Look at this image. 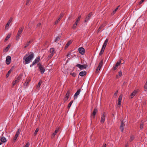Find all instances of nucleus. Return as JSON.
<instances>
[{"label": "nucleus", "mask_w": 147, "mask_h": 147, "mask_svg": "<svg viewBox=\"0 0 147 147\" xmlns=\"http://www.w3.org/2000/svg\"><path fill=\"white\" fill-rule=\"evenodd\" d=\"M34 56V55L32 52L30 53V54L28 56L27 54H26L23 58L24 63V64H26L30 62Z\"/></svg>", "instance_id": "nucleus-1"}, {"label": "nucleus", "mask_w": 147, "mask_h": 147, "mask_svg": "<svg viewBox=\"0 0 147 147\" xmlns=\"http://www.w3.org/2000/svg\"><path fill=\"white\" fill-rule=\"evenodd\" d=\"M24 29V27L23 26L20 27L19 29L17 35L16 37V40L18 41L19 39V38L21 37V34L23 32Z\"/></svg>", "instance_id": "nucleus-2"}, {"label": "nucleus", "mask_w": 147, "mask_h": 147, "mask_svg": "<svg viewBox=\"0 0 147 147\" xmlns=\"http://www.w3.org/2000/svg\"><path fill=\"white\" fill-rule=\"evenodd\" d=\"M37 65V66L38 67V69L40 71L41 73L42 74H43L45 71V68L43 67L42 65L40 63H39Z\"/></svg>", "instance_id": "nucleus-3"}, {"label": "nucleus", "mask_w": 147, "mask_h": 147, "mask_svg": "<svg viewBox=\"0 0 147 147\" xmlns=\"http://www.w3.org/2000/svg\"><path fill=\"white\" fill-rule=\"evenodd\" d=\"M20 132V129H18L16 131L15 136L13 139V142L14 143L16 141L17 138L19 136Z\"/></svg>", "instance_id": "nucleus-4"}, {"label": "nucleus", "mask_w": 147, "mask_h": 147, "mask_svg": "<svg viewBox=\"0 0 147 147\" xmlns=\"http://www.w3.org/2000/svg\"><path fill=\"white\" fill-rule=\"evenodd\" d=\"M106 117V114L105 113V112H103L101 115V120L100 121V122L101 123H104Z\"/></svg>", "instance_id": "nucleus-5"}, {"label": "nucleus", "mask_w": 147, "mask_h": 147, "mask_svg": "<svg viewBox=\"0 0 147 147\" xmlns=\"http://www.w3.org/2000/svg\"><path fill=\"white\" fill-rule=\"evenodd\" d=\"M121 64V60H119L116 63L115 65L113 67L112 69L114 71L116 70L118 68V66H120Z\"/></svg>", "instance_id": "nucleus-6"}, {"label": "nucleus", "mask_w": 147, "mask_h": 147, "mask_svg": "<svg viewBox=\"0 0 147 147\" xmlns=\"http://www.w3.org/2000/svg\"><path fill=\"white\" fill-rule=\"evenodd\" d=\"M76 66L80 68V70L86 69L88 65H81L80 64H78L76 65Z\"/></svg>", "instance_id": "nucleus-7"}, {"label": "nucleus", "mask_w": 147, "mask_h": 147, "mask_svg": "<svg viewBox=\"0 0 147 147\" xmlns=\"http://www.w3.org/2000/svg\"><path fill=\"white\" fill-rule=\"evenodd\" d=\"M98 112V110L96 108H95L94 109L93 111L92 114V115L91 116V117L93 118H95V116L96 113Z\"/></svg>", "instance_id": "nucleus-8"}, {"label": "nucleus", "mask_w": 147, "mask_h": 147, "mask_svg": "<svg viewBox=\"0 0 147 147\" xmlns=\"http://www.w3.org/2000/svg\"><path fill=\"white\" fill-rule=\"evenodd\" d=\"M11 61V57L9 56H7L6 57V63L7 65L10 64Z\"/></svg>", "instance_id": "nucleus-9"}, {"label": "nucleus", "mask_w": 147, "mask_h": 147, "mask_svg": "<svg viewBox=\"0 0 147 147\" xmlns=\"http://www.w3.org/2000/svg\"><path fill=\"white\" fill-rule=\"evenodd\" d=\"M78 51L79 53L82 55H83L85 53V49L83 48L82 47H81L79 48Z\"/></svg>", "instance_id": "nucleus-10"}, {"label": "nucleus", "mask_w": 147, "mask_h": 147, "mask_svg": "<svg viewBox=\"0 0 147 147\" xmlns=\"http://www.w3.org/2000/svg\"><path fill=\"white\" fill-rule=\"evenodd\" d=\"M138 90H135L134 91L131 93L130 95V97L131 98H132L134 97L136 94L138 93Z\"/></svg>", "instance_id": "nucleus-11"}, {"label": "nucleus", "mask_w": 147, "mask_h": 147, "mask_svg": "<svg viewBox=\"0 0 147 147\" xmlns=\"http://www.w3.org/2000/svg\"><path fill=\"white\" fill-rule=\"evenodd\" d=\"M60 128L59 127H58L57 128L55 131L53 133L52 136H51V138H53L56 135V134L59 131V130Z\"/></svg>", "instance_id": "nucleus-12"}, {"label": "nucleus", "mask_w": 147, "mask_h": 147, "mask_svg": "<svg viewBox=\"0 0 147 147\" xmlns=\"http://www.w3.org/2000/svg\"><path fill=\"white\" fill-rule=\"evenodd\" d=\"M80 91L81 90L80 89H79L77 90V91L74 95V99H75L78 98V96L79 94Z\"/></svg>", "instance_id": "nucleus-13"}, {"label": "nucleus", "mask_w": 147, "mask_h": 147, "mask_svg": "<svg viewBox=\"0 0 147 147\" xmlns=\"http://www.w3.org/2000/svg\"><path fill=\"white\" fill-rule=\"evenodd\" d=\"M92 15V13H90L89 14H88L87 16L86 17L85 19V20H84V22H86L88 21L90 19V18L91 16Z\"/></svg>", "instance_id": "nucleus-14"}, {"label": "nucleus", "mask_w": 147, "mask_h": 147, "mask_svg": "<svg viewBox=\"0 0 147 147\" xmlns=\"http://www.w3.org/2000/svg\"><path fill=\"white\" fill-rule=\"evenodd\" d=\"M122 96L121 94L120 95L119 98L118 100V104L119 106H120L121 103V101L122 99Z\"/></svg>", "instance_id": "nucleus-15"}, {"label": "nucleus", "mask_w": 147, "mask_h": 147, "mask_svg": "<svg viewBox=\"0 0 147 147\" xmlns=\"http://www.w3.org/2000/svg\"><path fill=\"white\" fill-rule=\"evenodd\" d=\"M87 72L86 71H82L80 72L79 74L80 76H84L86 75Z\"/></svg>", "instance_id": "nucleus-16"}, {"label": "nucleus", "mask_w": 147, "mask_h": 147, "mask_svg": "<svg viewBox=\"0 0 147 147\" xmlns=\"http://www.w3.org/2000/svg\"><path fill=\"white\" fill-rule=\"evenodd\" d=\"M108 40H109V39L108 38H107L106 39V40H105V41L102 45V47L105 48V47L107 45Z\"/></svg>", "instance_id": "nucleus-17"}, {"label": "nucleus", "mask_w": 147, "mask_h": 147, "mask_svg": "<svg viewBox=\"0 0 147 147\" xmlns=\"http://www.w3.org/2000/svg\"><path fill=\"white\" fill-rule=\"evenodd\" d=\"M12 18H10V19L8 20L7 23V24H6V26H5V28H6L7 27L9 26V24H10V23L12 21Z\"/></svg>", "instance_id": "nucleus-18"}, {"label": "nucleus", "mask_w": 147, "mask_h": 147, "mask_svg": "<svg viewBox=\"0 0 147 147\" xmlns=\"http://www.w3.org/2000/svg\"><path fill=\"white\" fill-rule=\"evenodd\" d=\"M105 49V48L103 47H102L101 49V50L100 51V52L99 53V55L100 56H101L102 55V54H103V53H104Z\"/></svg>", "instance_id": "nucleus-19"}, {"label": "nucleus", "mask_w": 147, "mask_h": 147, "mask_svg": "<svg viewBox=\"0 0 147 147\" xmlns=\"http://www.w3.org/2000/svg\"><path fill=\"white\" fill-rule=\"evenodd\" d=\"M103 60H102L99 63V65L98 66V67L100 69L102 67V66L103 65Z\"/></svg>", "instance_id": "nucleus-20"}, {"label": "nucleus", "mask_w": 147, "mask_h": 147, "mask_svg": "<svg viewBox=\"0 0 147 147\" xmlns=\"http://www.w3.org/2000/svg\"><path fill=\"white\" fill-rule=\"evenodd\" d=\"M49 51L51 53H53V55L55 53V49L54 48H50Z\"/></svg>", "instance_id": "nucleus-21"}, {"label": "nucleus", "mask_w": 147, "mask_h": 147, "mask_svg": "<svg viewBox=\"0 0 147 147\" xmlns=\"http://www.w3.org/2000/svg\"><path fill=\"white\" fill-rule=\"evenodd\" d=\"M105 26V24H102V25L98 28V29L97 30V32H99L100 31L101 29L102 28L104 27Z\"/></svg>", "instance_id": "nucleus-22"}, {"label": "nucleus", "mask_w": 147, "mask_h": 147, "mask_svg": "<svg viewBox=\"0 0 147 147\" xmlns=\"http://www.w3.org/2000/svg\"><path fill=\"white\" fill-rule=\"evenodd\" d=\"M0 140L3 142H5L7 141L6 138L4 137H1V138Z\"/></svg>", "instance_id": "nucleus-23"}, {"label": "nucleus", "mask_w": 147, "mask_h": 147, "mask_svg": "<svg viewBox=\"0 0 147 147\" xmlns=\"http://www.w3.org/2000/svg\"><path fill=\"white\" fill-rule=\"evenodd\" d=\"M10 47V45H8L5 49L3 50L4 52H6L7 51Z\"/></svg>", "instance_id": "nucleus-24"}, {"label": "nucleus", "mask_w": 147, "mask_h": 147, "mask_svg": "<svg viewBox=\"0 0 147 147\" xmlns=\"http://www.w3.org/2000/svg\"><path fill=\"white\" fill-rule=\"evenodd\" d=\"M81 16L80 15L77 18V19L76 20V22H75V24L76 25H77L78 23L80 21V18H81Z\"/></svg>", "instance_id": "nucleus-25"}, {"label": "nucleus", "mask_w": 147, "mask_h": 147, "mask_svg": "<svg viewBox=\"0 0 147 147\" xmlns=\"http://www.w3.org/2000/svg\"><path fill=\"white\" fill-rule=\"evenodd\" d=\"M40 59V57L38 56L36 58L34 61L37 63L39 62Z\"/></svg>", "instance_id": "nucleus-26"}, {"label": "nucleus", "mask_w": 147, "mask_h": 147, "mask_svg": "<svg viewBox=\"0 0 147 147\" xmlns=\"http://www.w3.org/2000/svg\"><path fill=\"white\" fill-rule=\"evenodd\" d=\"M21 77L20 76H19L18 77H17V78L16 79L14 80L15 82H16L17 83L18 82L19 80L21 79Z\"/></svg>", "instance_id": "nucleus-27"}, {"label": "nucleus", "mask_w": 147, "mask_h": 147, "mask_svg": "<svg viewBox=\"0 0 147 147\" xmlns=\"http://www.w3.org/2000/svg\"><path fill=\"white\" fill-rule=\"evenodd\" d=\"M72 41L71 40L69 41L66 44L65 47L67 48L71 44Z\"/></svg>", "instance_id": "nucleus-28"}, {"label": "nucleus", "mask_w": 147, "mask_h": 147, "mask_svg": "<svg viewBox=\"0 0 147 147\" xmlns=\"http://www.w3.org/2000/svg\"><path fill=\"white\" fill-rule=\"evenodd\" d=\"M135 137L134 135H131L130 136V138L129 140L130 142H131L134 139Z\"/></svg>", "instance_id": "nucleus-29"}, {"label": "nucleus", "mask_w": 147, "mask_h": 147, "mask_svg": "<svg viewBox=\"0 0 147 147\" xmlns=\"http://www.w3.org/2000/svg\"><path fill=\"white\" fill-rule=\"evenodd\" d=\"M119 7V6H118L117 8H116V9H115L112 12L111 14L112 15H113L116 12L117 9H118V8Z\"/></svg>", "instance_id": "nucleus-30"}, {"label": "nucleus", "mask_w": 147, "mask_h": 147, "mask_svg": "<svg viewBox=\"0 0 147 147\" xmlns=\"http://www.w3.org/2000/svg\"><path fill=\"white\" fill-rule=\"evenodd\" d=\"M42 83V81H41V80H40V81H39V82L38 83L37 86V88H40Z\"/></svg>", "instance_id": "nucleus-31"}, {"label": "nucleus", "mask_w": 147, "mask_h": 147, "mask_svg": "<svg viewBox=\"0 0 147 147\" xmlns=\"http://www.w3.org/2000/svg\"><path fill=\"white\" fill-rule=\"evenodd\" d=\"M70 92H71L69 90H68L65 95V96L69 97Z\"/></svg>", "instance_id": "nucleus-32"}, {"label": "nucleus", "mask_w": 147, "mask_h": 147, "mask_svg": "<svg viewBox=\"0 0 147 147\" xmlns=\"http://www.w3.org/2000/svg\"><path fill=\"white\" fill-rule=\"evenodd\" d=\"M11 70H9L8 71V73L6 75V78H8V77L9 74H11Z\"/></svg>", "instance_id": "nucleus-33"}, {"label": "nucleus", "mask_w": 147, "mask_h": 147, "mask_svg": "<svg viewBox=\"0 0 147 147\" xmlns=\"http://www.w3.org/2000/svg\"><path fill=\"white\" fill-rule=\"evenodd\" d=\"M71 53H69L67 55V58L69 59H70L72 58V55H71Z\"/></svg>", "instance_id": "nucleus-34"}, {"label": "nucleus", "mask_w": 147, "mask_h": 147, "mask_svg": "<svg viewBox=\"0 0 147 147\" xmlns=\"http://www.w3.org/2000/svg\"><path fill=\"white\" fill-rule=\"evenodd\" d=\"M60 39V36L59 35L56 38L55 40V42H57V41H59Z\"/></svg>", "instance_id": "nucleus-35"}, {"label": "nucleus", "mask_w": 147, "mask_h": 147, "mask_svg": "<svg viewBox=\"0 0 147 147\" xmlns=\"http://www.w3.org/2000/svg\"><path fill=\"white\" fill-rule=\"evenodd\" d=\"M73 102V100H72L70 101V102H69V103L68 104V108H69V109L70 108L71 105L72 104Z\"/></svg>", "instance_id": "nucleus-36"}, {"label": "nucleus", "mask_w": 147, "mask_h": 147, "mask_svg": "<svg viewBox=\"0 0 147 147\" xmlns=\"http://www.w3.org/2000/svg\"><path fill=\"white\" fill-rule=\"evenodd\" d=\"M54 55L53 53H51L49 55L48 57V59H51L52 57H53Z\"/></svg>", "instance_id": "nucleus-37"}, {"label": "nucleus", "mask_w": 147, "mask_h": 147, "mask_svg": "<svg viewBox=\"0 0 147 147\" xmlns=\"http://www.w3.org/2000/svg\"><path fill=\"white\" fill-rule=\"evenodd\" d=\"M39 130V129L38 128H37L36 129V130H35L34 133V136H35L36 135V134L38 132V131Z\"/></svg>", "instance_id": "nucleus-38"}, {"label": "nucleus", "mask_w": 147, "mask_h": 147, "mask_svg": "<svg viewBox=\"0 0 147 147\" xmlns=\"http://www.w3.org/2000/svg\"><path fill=\"white\" fill-rule=\"evenodd\" d=\"M10 37V35L8 34L7 36L6 37L5 39V41H7L9 38Z\"/></svg>", "instance_id": "nucleus-39"}, {"label": "nucleus", "mask_w": 147, "mask_h": 147, "mask_svg": "<svg viewBox=\"0 0 147 147\" xmlns=\"http://www.w3.org/2000/svg\"><path fill=\"white\" fill-rule=\"evenodd\" d=\"M125 125V124L124 123V122H123V121H121V124L120 126H122V127H124Z\"/></svg>", "instance_id": "nucleus-40"}, {"label": "nucleus", "mask_w": 147, "mask_h": 147, "mask_svg": "<svg viewBox=\"0 0 147 147\" xmlns=\"http://www.w3.org/2000/svg\"><path fill=\"white\" fill-rule=\"evenodd\" d=\"M70 74L73 77H75L76 75V74L75 73H71Z\"/></svg>", "instance_id": "nucleus-41"}, {"label": "nucleus", "mask_w": 147, "mask_h": 147, "mask_svg": "<svg viewBox=\"0 0 147 147\" xmlns=\"http://www.w3.org/2000/svg\"><path fill=\"white\" fill-rule=\"evenodd\" d=\"M64 14L63 13H61L60 15V17L59 18H60L61 19L63 16Z\"/></svg>", "instance_id": "nucleus-42"}, {"label": "nucleus", "mask_w": 147, "mask_h": 147, "mask_svg": "<svg viewBox=\"0 0 147 147\" xmlns=\"http://www.w3.org/2000/svg\"><path fill=\"white\" fill-rule=\"evenodd\" d=\"M60 18H58V19L55 22V24H57L58 22L60 21Z\"/></svg>", "instance_id": "nucleus-43"}, {"label": "nucleus", "mask_w": 147, "mask_h": 147, "mask_svg": "<svg viewBox=\"0 0 147 147\" xmlns=\"http://www.w3.org/2000/svg\"><path fill=\"white\" fill-rule=\"evenodd\" d=\"M36 63L34 61L32 63V64L30 65V67H31L33 66Z\"/></svg>", "instance_id": "nucleus-44"}, {"label": "nucleus", "mask_w": 147, "mask_h": 147, "mask_svg": "<svg viewBox=\"0 0 147 147\" xmlns=\"http://www.w3.org/2000/svg\"><path fill=\"white\" fill-rule=\"evenodd\" d=\"M30 0H27L26 1V5H29L30 4Z\"/></svg>", "instance_id": "nucleus-45"}, {"label": "nucleus", "mask_w": 147, "mask_h": 147, "mask_svg": "<svg viewBox=\"0 0 147 147\" xmlns=\"http://www.w3.org/2000/svg\"><path fill=\"white\" fill-rule=\"evenodd\" d=\"M145 89L147 90V81L146 82L144 86Z\"/></svg>", "instance_id": "nucleus-46"}, {"label": "nucleus", "mask_w": 147, "mask_h": 147, "mask_svg": "<svg viewBox=\"0 0 147 147\" xmlns=\"http://www.w3.org/2000/svg\"><path fill=\"white\" fill-rule=\"evenodd\" d=\"M120 129H121V131L122 132H123V130H124V128H123V127H122V126H120Z\"/></svg>", "instance_id": "nucleus-47"}, {"label": "nucleus", "mask_w": 147, "mask_h": 147, "mask_svg": "<svg viewBox=\"0 0 147 147\" xmlns=\"http://www.w3.org/2000/svg\"><path fill=\"white\" fill-rule=\"evenodd\" d=\"M29 142H27L26 144V145H25V146H24V147H28V146H29Z\"/></svg>", "instance_id": "nucleus-48"}, {"label": "nucleus", "mask_w": 147, "mask_h": 147, "mask_svg": "<svg viewBox=\"0 0 147 147\" xmlns=\"http://www.w3.org/2000/svg\"><path fill=\"white\" fill-rule=\"evenodd\" d=\"M29 82H27L26 81L25 83H24V86H27Z\"/></svg>", "instance_id": "nucleus-49"}, {"label": "nucleus", "mask_w": 147, "mask_h": 147, "mask_svg": "<svg viewBox=\"0 0 147 147\" xmlns=\"http://www.w3.org/2000/svg\"><path fill=\"white\" fill-rule=\"evenodd\" d=\"M145 0H141L139 3V5H140L142 4Z\"/></svg>", "instance_id": "nucleus-50"}, {"label": "nucleus", "mask_w": 147, "mask_h": 147, "mask_svg": "<svg viewBox=\"0 0 147 147\" xmlns=\"http://www.w3.org/2000/svg\"><path fill=\"white\" fill-rule=\"evenodd\" d=\"M68 97L65 96L64 98V100L65 101H66L68 100Z\"/></svg>", "instance_id": "nucleus-51"}, {"label": "nucleus", "mask_w": 147, "mask_h": 147, "mask_svg": "<svg viewBox=\"0 0 147 147\" xmlns=\"http://www.w3.org/2000/svg\"><path fill=\"white\" fill-rule=\"evenodd\" d=\"M29 44L28 43V42H27V43H26V45L24 47V48H26V47H28V46H29Z\"/></svg>", "instance_id": "nucleus-52"}, {"label": "nucleus", "mask_w": 147, "mask_h": 147, "mask_svg": "<svg viewBox=\"0 0 147 147\" xmlns=\"http://www.w3.org/2000/svg\"><path fill=\"white\" fill-rule=\"evenodd\" d=\"M100 70V69H99L98 68V67H97V69L96 70V73H98Z\"/></svg>", "instance_id": "nucleus-53"}, {"label": "nucleus", "mask_w": 147, "mask_h": 147, "mask_svg": "<svg viewBox=\"0 0 147 147\" xmlns=\"http://www.w3.org/2000/svg\"><path fill=\"white\" fill-rule=\"evenodd\" d=\"M122 73L121 71H119V76L121 77L122 75Z\"/></svg>", "instance_id": "nucleus-54"}, {"label": "nucleus", "mask_w": 147, "mask_h": 147, "mask_svg": "<svg viewBox=\"0 0 147 147\" xmlns=\"http://www.w3.org/2000/svg\"><path fill=\"white\" fill-rule=\"evenodd\" d=\"M77 25H76L75 24V23L73 25V29H74L76 27V26Z\"/></svg>", "instance_id": "nucleus-55"}, {"label": "nucleus", "mask_w": 147, "mask_h": 147, "mask_svg": "<svg viewBox=\"0 0 147 147\" xmlns=\"http://www.w3.org/2000/svg\"><path fill=\"white\" fill-rule=\"evenodd\" d=\"M143 124H141L140 125V128L141 129H143Z\"/></svg>", "instance_id": "nucleus-56"}, {"label": "nucleus", "mask_w": 147, "mask_h": 147, "mask_svg": "<svg viewBox=\"0 0 147 147\" xmlns=\"http://www.w3.org/2000/svg\"><path fill=\"white\" fill-rule=\"evenodd\" d=\"M16 82H15V81L14 80L12 84H13V86H14L16 84Z\"/></svg>", "instance_id": "nucleus-57"}, {"label": "nucleus", "mask_w": 147, "mask_h": 147, "mask_svg": "<svg viewBox=\"0 0 147 147\" xmlns=\"http://www.w3.org/2000/svg\"><path fill=\"white\" fill-rule=\"evenodd\" d=\"M118 90H117L115 92V93L114 94L116 96H117V93H118Z\"/></svg>", "instance_id": "nucleus-58"}, {"label": "nucleus", "mask_w": 147, "mask_h": 147, "mask_svg": "<svg viewBox=\"0 0 147 147\" xmlns=\"http://www.w3.org/2000/svg\"><path fill=\"white\" fill-rule=\"evenodd\" d=\"M14 68V66H13L11 67V68L9 70H11V71H12L13 70V69Z\"/></svg>", "instance_id": "nucleus-59"}, {"label": "nucleus", "mask_w": 147, "mask_h": 147, "mask_svg": "<svg viewBox=\"0 0 147 147\" xmlns=\"http://www.w3.org/2000/svg\"><path fill=\"white\" fill-rule=\"evenodd\" d=\"M107 145L106 144H105L103 145L102 147H106Z\"/></svg>", "instance_id": "nucleus-60"}, {"label": "nucleus", "mask_w": 147, "mask_h": 147, "mask_svg": "<svg viewBox=\"0 0 147 147\" xmlns=\"http://www.w3.org/2000/svg\"><path fill=\"white\" fill-rule=\"evenodd\" d=\"M32 42V40H30L29 42H28V43L30 45Z\"/></svg>", "instance_id": "nucleus-61"}, {"label": "nucleus", "mask_w": 147, "mask_h": 147, "mask_svg": "<svg viewBox=\"0 0 147 147\" xmlns=\"http://www.w3.org/2000/svg\"><path fill=\"white\" fill-rule=\"evenodd\" d=\"M143 105H146V101H144L143 102Z\"/></svg>", "instance_id": "nucleus-62"}, {"label": "nucleus", "mask_w": 147, "mask_h": 147, "mask_svg": "<svg viewBox=\"0 0 147 147\" xmlns=\"http://www.w3.org/2000/svg\"><path fill=\"white\" fill-rule=\"evenodd\" d=\"M41 24L40 23H39L37 25V26H39Z\"/></svg>", "instance_id": "nucleus-63"}, {"label": "nucleus", "mask_w": 147, "mask_h": 147, "mask_svg": "<svg viewBox=\"0 0 147 147\" xmlns=\"http://www.w3.org/2000/svg\"><path fill=\"white\" fill-rule=\"evenodd\" d=\"M127 146H128L127 144H126V145H125V147H127Z\"/></svg>", "instance_id": "nucleus-64"}]
</instances>
